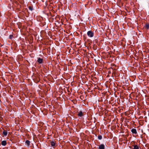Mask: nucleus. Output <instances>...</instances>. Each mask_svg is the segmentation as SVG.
<instances>
[{
    "label": "nucleus",
    "instance_id": "nucleus-1",
    "mask_svg": "<svg viewBox=\"0 0 149 149\" xmlns=\"http://www.w3.org/2000/svg\"><path fill=\"white\" fill-rule=\"evenodd\" d=\"M87 35L89 37L92 38L94 36V33L91 30L87 32Z\"/></svg>",
    "mask_w": 149,
    "mask_h": 149
},
{
    "label": "nucleus",
    "instance_id": "nucleus-2",
    "mask_svg": "<svg viewBox=\"0 0 149 149\" xmlns=\"http://www.w3.org/2000/svg\"><path fill=\"white\" fill-rule=\"evenodd\" d=\"M37 61L39 64H41L43 63V59L40 57L38 58Z\"/></svg>",
    "mask_w": 149,
    "mask_h": 149
},
{
    "label": "nucleus",
    "instance_id": "nucleus-3",
    "mask_svg": "<svg viewBox=\"0 0 149 149\" xmlns=\"http://www.w3.org/2000/svg\"><path fill=\"white\" fill-rule=\"evenodd\" d=\"M132 146L133 147L132 149H140L139 146L137 145H134Z\"/></svg>",
    "mask_w": 149,
    "mask_h": 149
},
{
    "label": "nucleus",
    "instance_id": "nucleus-4",
    "mask_svg": "<svg viewBox=\"0 0 149 149\" xmlns=\"http://www.w3.org/2000/svg\"><path fill=\"white\" fill-rule=\"evenodd\" d=\"M83 115L84 114L81 111H80L77 114V115L79 117H82Z\"/></svg>",
    "mask_w": 149,
    "mask_h": 149
},
{
    "label": "nucleus",
    "instance_id": "nucleus-5",
    "mask_svg": "<svg viewBox=\"0 0 149 149\" xmlns=\"http://www.w3.org/2000/svg\"><path fill=\"white\" fill-rule=\"evenodd\" d=\"M105 146L103 144L100 145L99 147V149H104Z\"/></svg>",
    "mask_w": 149,
    "mask_h": 149
},
{
    "label": "nucleus",
    "instance_id": "nucleus-6",
    "mask_svg": "<svg viewBox=\"0 0 149 149\" xmlns=\"http://www.w3.org/2000/svg\"><path fill=\"white\" fill-rule=\"evenodd\" d=\"M131 131L133 134H136L137 133L136 130L134 128L132 129Z\"/></svg>",
    "mask_w": 149,
    "mask_h": 149
},
{
    "label": "nucleus",
    "instance_id": "nucleus-7",
    "mask_svg": "<svg viewBox=\"0 0 149 149\" xmlns=\"http://www.w3.org/2000/svg\"><path fill=\"white\" fill-rule=\"evenodd\" d=\"M6 144V141H2L1 142V145L3 146H5Z\"/></svg>",
    "mask_w": 149,
    "mask_h": 149
},
{
    "label": "nucleus",
    "instance_id": "nucleus-8",
    "mask_svg": "<svg viewBox=\"0 0 149 149\" xmlns=\"http://www.w3.org/2000/svg\"><path fill=\"white\" fill-rule=\"evenodd\" d=\"M51 146L52 147H54L55 146L56 143L54 141H52L50 143Z\"/></svg>",
    "mask_w": 149,
    "mask_h": 149
},
{
    "label": "nucleus",
    "instance_id": "nucleus-9",
    "mask_svg": "<svg viewBox=\"0 0 149 149\" xmlns=\"http://www.w3.org/2000/svg\"><path fill=\"white\" fill-rule=\"evenodd\" d=\"M147 29H149V24L147 23L146 24L145 26H144Z\"/></svg>",
    "mask_w": 149,
    "mask_h": 149
},
{
    "label": "nucleus",
    "instance_id": "nucleus-10",
    "mask_svg": "<svg viewBox=\"0 0 149 149\" xmlns=\"http://www.w3.org/2000/svg\"><path fill=\"white\" fill-rule=\"evenodd\" d=\"M8 134V132L6 130H4L3 132V134L5 136H6Z\"/></svg>",
    "mask_w": 149,
    "mask_h": 149
},
{
    "label": "nucleus",
    "instance_id": "nucleus-11",
    "mask_svg": "<svg viewBox=\"0 0 149 149\" xmlns=\"http://www.w3.org/2000/svg\"><path fill=\"white\" fill-rule=\"evenodd\" d=\"M25 143L28 146H29L30 145V141H29V140H27L26 141Z\"/></svg>",
    "mask_w": 149,
    "mask_h": 149
},
{
    "label": "nucleus",
    "instance_id": "nucleus-12",
    "mask_svg": "<svg viewBox=\"0 0 149 149\" xmlns=\"http://www.w3.org/2000/svg\"><path fill=\"white\" fill-rule=\"evenodd\" d=\"M13 37V35H10L9 36V38L11 40H12Z\"/></svg>",
    "mask_w": 149,
    "mask_h": 149
},
{
    "label": "nucleus",
    "instance_id": "nucleus-13",
    "mask_svg": "<svg viewBox=\"0 0 149 149\" xmlns=\"http://www.w3.org/2000/svg\"><path fill=\"white\" fill-rule=\"evenodd\" d=\"M29 10H31V11L33 10V7H32V6H29Z\"/></svg>",
    "mask_w": 149,
    "mask_h": 149
},
{
    "label": "nucleus",
    "instance_id": "nucleus-14",
    "mask_svg": "<svg viewBox=\"0 0 149 149\" xmlns=\"http://www.w3.org/2000/svg\"><path fill=\"white\" fill-rule=\"evenodd\" d=\"M102 137L101 135H99L98 136V138L99 139L101 140L102 139Z\"/></svg>",
    "mask_w": 149,
    "mask_h": 149
},
{
    "label": "nucleus",
    "instance_id": "nucleus-15",
    "mask_svg": "<svg viewBox=\"0 0 149 149\" xmlns=\"http://www.w3.org/2000/svg\"><path fill=\"white\" fill-rule=\"evenodd\" d=\"M100 79H101V78L103 79V77L102 76V75H100Z\"/></svg>",
    "mask_w": 149,
    "mask_h": 149
},
{
    "label": "nucleus",
    "instance_id": "nucleus-16",
    "mask_svg": "<svg viewBox=\"0 0 149 149\" xmlns=\"http://www.w3.org/2000/svg\"><path fill=\"white\" fill-rule=\"evenodd\" d=\"M138 77L139 78V79H141V80H142V79H141V76L140 75H139V76Z\"/></svg>",
    "mask_w": 149,
    "mask_h": 149
},
{
    "label": "nucleus",
    "instance_id": "nucleus-17",
    "mask_svg": "<svg viewBox=\"0 0 149 149\" xmlns=\"http://www.w3.org/2000/svg\"><path fill=\"white\" fill-rule=\"evenodd\" d=\"M34 75H33L32 77V78L33 79H34V77H35Z\"/></svg>",
    "mask_w": 149,
    "mask_h": 149
},
{
    "label": "nucleus",
    "instance_id": "nucleus-18",
    "mask_svg": "<svg viewBox=\"0 0 149 149\" xmlns=\"http://www.w3.org/2000/svg\"><path fill=\"white\" fill-rule=\"evenodd\" d=\"M95 41L96 42H97V40L96 39H95Z\"/></svg>",
    "mask_w": 149,
    "mask_h": 149
},
{
    "label": "nucleus",
    "instance_id": "nucleus-19",
    "mask_svg": "<svg viewBox=\"0 0 149 149\" xmlns=\"http://www.w3.org/2000/svg\"><path fill=\"white\" fill-rule=\"evenodd\" d=\"M109 76V75H107V77H108Z\"/></svg>",
    "mask_w": 149,
    "mask_h": 149
},
{
    "label": "nucleus",
    "instance_id": "nucleus-20",
    "mask_svg": "<svg viewBox=\"0 0 149 149\" xmlns=\"http://www.w3.org/2000/svg\"><path fill=\"white\" fill-rule=\"evenodd\" d=\"M114 74H115V71H114Z\"/></svg>",
    "mask_w": 149,
    "mask_h": 149
},
{
    "label": "nucleus",
    "instance_id": "nucleus-21",
    "mask_svg": "<svg viewBox=\"0 0 149 149\" xmlns=\"http://www.w3.org/2000/svg\"><path fill=\"white\" fill-rule=\"evenodd\" d=\"M115 66V65H114V64H113V66Z\"/></svg>",
    "mask_w": 149,
    "mask_h": 149
},
{
    "label": "nucleus",
    "instance_id": "nucleus-22",
    "mask_svg": "<svg viewBox=\"0 0 149 149\" xmlns=\"http://www.w3.org/2000/svg\"><path fill=\"white\" fill-rule=\"evenodd\" d=\"M81 74L83 75V74Z\"/></svg>",
    "mask_w": 149,
    "mask_h": 149
}]
</instances>
